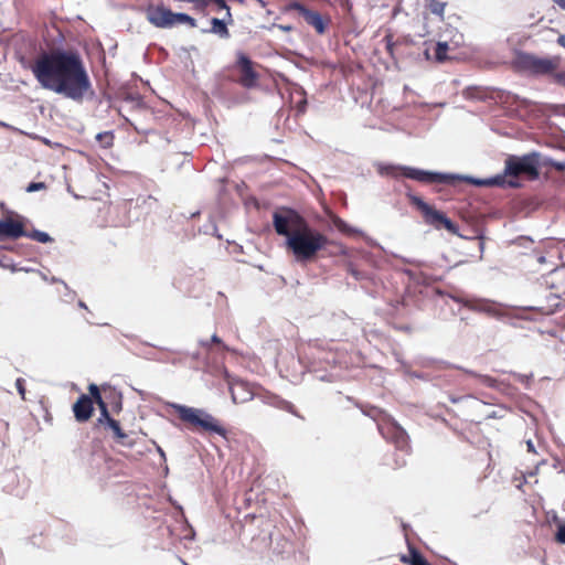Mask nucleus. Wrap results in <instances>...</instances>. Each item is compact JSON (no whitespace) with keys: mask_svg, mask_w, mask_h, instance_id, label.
Returning <instances> with one entry per match:
<instances>
[{"mask_svg":"<svg viewBox=\"0 0 565 565\" xmlns=\"http://www.w3.org/2000/svg\"><path fill=\"white\" fill-rule=\"evenodd\" d=\"M31 71L42 88L74 102H82L92 88L83 60L75 51L44 52L34 61Z\"/></svg>","mask_w":565,"mask_h":565,"instance_id":"obj_1","label":"nucleus"},{"mask_svg":"<svg viewBox=\"0 0 565 565\" xmlns=\"http://www.w3.org/2000/svg\"><path fill=\"white\" fill-rule=\"evenodd\" d=\"M273 225L278 235L286 237V247L297 263L312 262L329 243L327 235L292 209L275 212Z\"/></svg>","mask_w":565,"mask_h":565,"instance_id":"obj_2","label":"nucleus"},{"mask_svg":"<svg viewBox=\"0 0 565 565\" xmlns=\"http://www.w3.org/2000/svg\"><path fill=\"white\" fill-rule=\"evenodd\" d=\"M170 406L177 412L179 418L183 423L189 424L204 433L215 434L224 439H227L226 428H224L220 420L204 408H195L177 403H172Z\"/></svg>","mask_w":565,"mask_h":565,"instance_id":"obj_3","label":"nucleus"},{"mask_svg":"<svg viewBox=\"0 0 565 565\" xmlns=\"http://www.w3.org/2000/svg\"><path fill=\"white\" fill-rule=\"evenodd\" d=\"M362 412L376 422L377 429L383 438L394 444L398 450L406 451L408 449V435L394 418L374 406L362 408Z\"/></svg>","mask_w":565,"mask_h":565,"instance_id":"obj_4","label":"nucleus"},{"mask_svg":"<svg viewBox=\"0 0 565 565\" xmlns=\"http://www.w3.org/2000/svg\"><path fill=\"white\" fill-rule=\"evenodd\" d=\"M404 171L408 179L423 182V183H445L450 184L454 181H463L478 186H488L487 178L479 179L466 174L457 173H444L427 171L418 168H404Z\"/></svg>","mask_w":565,"mask_h":565,"instance_id":"obj_5","label":"nucleus"},{"mask_svg":"<svg viewBox=\"0 0 565 565\" xmlns=\"http://www.w3.org/2000/svg\"><path fill=\"white\" fill-rule=\"evenodd\" d=\"M540 158L541 154L536 151L526 153L521 157L510 156L505 160V174L509 177L526 174L532 179H536L540 173L539 168L542 163Z\"/></svg>","mask_w":565,"mask_h":565,"instance_id":"obj_6","label":"nucleus"},{"mask_svg":"<svg viewBox=\"0 0 565 565\" xmlns=\"http://www.w3.org/2000/svg\"><path fill=\"white\" fill-rule=\"evenodd\" d=\"M409 201L424 214L425 220L428 224L434 225L436 227H445L449 233L457 234L458 227L457 225L448 218L443 212L435 210L428 203H426L422 198L407 194Z\"/></svg>","mask_w":565,"mask_h":565,"instance_id":"obj_7","label":"nucleus"},{"mask_svg":"<svg viewBox=\"0 0 565 565\" xmlns=\"http://www.w3.org/2000/svg\"><path fill=\"white\" fill-rule=\"evenodd\" d=\"M236 66L239 68V84L245 88H254L257 86L258 73L253 68V62L244 52L236 53Z\"/></svg>","mask_w":565,"mask_h":565,"instance_id":"obj_8","label":"nucleus"},{"mask_svg":"<svg viewBox=\"0 0 565 565\" xmlns=\"http://www.w3.org/2000/svg\"><path fill=\"white\" fill-rule=\"evenodd\" d=\"M147 20L160 29H171L175 25V13L163 6H149L146 10Z\"/></svg>","mask_w":565,"mask_h":565,"instance_id":"obj_9","label":"nucleus"},{"mask_svg":"<svg viewBox=\"0 0 565 565\" xmlns=\"http://www.w3.org/2000/svg\"><path fill=\"white\" fill-rule=\"evenodd\" d=\"M456 301L472 311L483 312L492 317H497L501 313L500 305L488 299L456 298Z\"/></svg>","mask_w":565,"mask_h":565,"instance_id":"obj_10","label":"nucleus"},{"mask_svg":"<svg viewBox=\"0 0 565 565\" xmlns=\"http://www.w3.org/2000/svg\"><path fill=\"white\" fill-rule=\"evenodd\" d=\"M523 66L534 75H544L556 68V63L550 58L537 57L532 54H525L522 57Z\"/></svg>","mask_w":565,"mask_h":565,"instance_id":"obj_11","label":"nucleus"},{"mask_svg":"<svg viewBox=\"0 0 565 565\" xmlns=\"http://www.w3.org/2000/svg\"><path fill=\"white\" fill-rule=\"evenodd\" d=\"M230 393L234 404L246 403L254 397L250 385L242 380H232L228 382Z\"/></svg>","mask_w":565,"mask_h":565,"instance_id":"obj_12","label":"nucleus"},{"mask_svg":"<svg viewBox=\"0 0 565 565\" xmlns=\"http://www.w3.org/2000/svg\"><path fill=\"white\" fill-rule=\"evenodd\" d=\"M25 235L23 224L13 218L0 220V241L17 239Z\"/></svg>","mask_w":565,"mask_h":565,"instance_id":"obj_13","label":"nucleus"},{"mask_svg":"<svg viewBox=\"0 0 565 565\" xmlns=\"http://www.w3.org/2000/svg\"><path fill=\"white\" fill-rule=\"evenodd\" d=\"M541 284L550 289H555L559 294H565V267L552 269L546 276L542 277Z\"/></svg>","mask_w":565,"mask_h":565,"instance_id":"obj_14","label":"nucleus"},{"mask_svg":"<svg viewBox=\"0 0 565 565\" xmlns=\"http://www.w3.org/2000/svg\"><path fill=\"white\" fill-rule=\"evenodd\" d=\"M93 401L88 395H81L76 403L73 405V412L76 420L86 422L93 414Z\"/></svg>","mask_w":565,"mask_h":565,"instance_id":"obj_15","label":"nucleus"},{"mask_svg":"<svg viewBox=\"0 0 565 565\" xmlns=\"http://www.w3.org/2000/svg\"><path fill=\"white\" fill-rule=\"evenodd\" d=\"M455 367L458 369V370L463 371L466 374H468L470 376L476 377L481 385H484L487 387L494 388V390H498V391H503L504 390L503 388L504 382H502V381L493 379V377H491L489 375L478 374V373L473 372L472 370L463 369L461 366H455Z\"/></svg>","mask_w":565,"mask_h":565,"instance_id":"obj_16","label":"nucleus"},{"mask_svg":"<svg viewBox=\"0 0 565 565\" xmlns=\"http://www.w3.org/2000/svg\"><path fill=\"white\" fill-rule=\"evenodd\" d=\"M301 14H302L303 19L306 20V22L309 25L313 26L318 33L321 34L324 32V23H323L321 14L319 12L301 8Z\"/></svg>","mask_w":565,"mask_h":565,"instance_id":"obj_17","label":"nucleus"},{"mask_svg":"<svg viewBox=\"0 0 565 565\" xmlns=\"http://www.w3.org/2000/svg\"><path fill=\"white\" fill-rule=\"evenodd\" d=\"M227 22H228V20L226 17H224L223 19L212 18L211 19L212 28H211L210 32L217 34L222 39H227L230 36V32H228V29L226 25Z\"/></svg>","mask_w":565,"mask_h":565,"instance_id":"obj_18","label":"nucleus"},{"mask_svg":"<svg viewBox=\"0 0 565 565\" xmlns=\"http://www.w3.org/2000/svg\"><path fill=\"white\" fill-rule=\"evenodd\" d=\"M375 168L381 175L394 177L396 171H401L403 173V175L408 178L404 171V168H408L407 166H395V164H388V163H383V162H376Z\"/></svg>","mask_w":565,"mask_h":565,"instance_id":"obj_19","label":"nucleus"},{"mask_svg":"<svg viewBox=\"0 0 565 565\" xmlns=\"http://www.w3.org/2000/svg\"><path fill=\"white\" fill-rule=\"evenodd\" d=\"M505 177H509L508 174H505V172L503 174H498L495 177H491V178H487V182H488V186H502L504 184H508L509 186H518L519 183L515 182V181H507Z\"/></svg>","mask_w":565,"mask_h":565,"instance_id":"obj_20","label":"nucleus"},{"mask_svg":"<svg viewBox=\"0 0 565 565\" xmlns=\"http://www.w3.org/2000/svg\"><path fill=\"white\" fill-rule=\"evenodd\" d=\"M333 224L338 228L339 232L344 233V234L352 235V234H361L362 233V231H360L359 228L352 227L345 221H343L342 218H340L338 216L333 218Z\"/></svg>","mask_w":565,"mask_h":565,"instance_id":"obj_21","label":"nucleus"},{"mask_svg":"<svg viewBox=\"0 0 565 565\" xmlns=\"http://www.w3.org/2000/svg\"><path fill=\"white\" fill-rule=\"evenodd\" d=\"M404 563H408L409 565H430L427 559L416 550H411L409 557H402Z\"/></svg>","mask_w":565,"mask_h":565,"instance_id":"obj_22","label":"nucleus"},{"mask_svg":"<svg viewBox=\"0 0 565 565\" xmlns=\"http://www.w3.org/2000/svg\"><path fill=\"white\" fill-rule=\"evenodd\" d=\"M447 3L439 0H427V7L430 12L437 15L440 20H444L445 8Z\"/></svg>","mask_w":565,"mask_h":565,"instance_id":"obj_23","label":"nucleus"},{"mask_svg":"<svg viewBox=\"0 0 565 565\" xmlns=\"http://www.w3.org/2000/svg\"><path fill=\"white\" fill-rule=\"evenodd\" d=\"M24 236L43 244L53 242V238L46 232L40 230H32L31 232L25 231Z\"/></svg>","mask_w":565,"mask_h":565,"instance_id":"obj_24","label":"nucleus"},{"mask_svg":"<svg viewBox=\"0 0 565 565\" xmlns=\"http://www.w3.org/2000/svg\"><path fill=\"white\" fill-rule=\"evenodd\" d=\"M273 405L277 408H280V409H284L297 417H300L299 414L297 413L295 406L288 402V401H285V399H280V398H275V402L273 403Z\"/></svg>","mask_w":565,"mask_h":565,"instance_id":"obj_25","label":"nucleus"},{"mask_svg":"<svg viewBox=\"0 0 565 565\" xmlns=\"http://www.w3.org/2000/svg\"><path fill=\"white\" fill-rule=\"evenodd\" d=\"M183 23L188 24L190 28L196 26V21L191 15L183 13V12L175 13V25L183 24Z\"/></svg>","mask_w":565,"mask_h":565,"instance_id":"obj_26","label":"nucleus"},{"mask_svg":"<svg viewBox=\"0 0 565 565\" xmlns=\"http://www.w3.org/2000/svg\"><path fill=\"white\" fill-rule=\"evenodd\" d=\"M183 23L188 24L190 28L196 26V21L191 15L183 13V12L175 13V25L183 24Z\"/></svg>","mask_w":565,"mask_h":565,"instance_id":"obj_27","label":"nucleus"},{"mask_svg":"<svg viewBox=\"0 0 565 565\" xmlns=\"http://www.w3.org/2000/svg\"><path fill=\"white\" fill-rule=\"evenodd\" d=\"M106 426L113 431L115 438H128V434L124 433L118 420L113 419Z\"/></svg>","mask_w":565,"mask_h":565,"instance_id":"obj_28","label":"nucleus"},{"mask_svg":"<svg viewBox=\"0 0 565 565\" xmlns=\"http://www.w3.org/2000/svg\"><path fill=\"white\" fill-rule=\"evenodd\" d=\"M98 408L100 411V416L98 418V422L100 424L107 425L110 420L114 418L109 415L107 404L104 401H100V403L97 404Z\"/></svg>","mask_w":565,"mask_h":565,"instance_id":"obj_29","label":"nucleus"},{"mask_svg":"<svg viewBox=\"0 0 565 565\" xmlns=\"http://www.w3.org/2000/svg\"><path fill=\"white\" fill-rule=\"evenodd\" d=\"M542 164L552 167V168H554L555 170H557L559 172H565V160L556 161V160H554L552 158L545 157L543 159V161H542Z\"/></svg>","mask_w":565,"mask_h":565,"instance_id":"obj_30","label":"nucleus"},{"mask_svg":"<svg viewBox=\"0 0 565 565\" xmlns=\"http://www.w3.org/2000/svg\"><path fill=\"white\" fill-rule=\"evenodd\" d=\"M448 51L447 42H438L435 50L436 60L441 62L446 58V53Z\"/></svg>","mask_w":565,"mask_h":565,"instance_id":"obj_31","label":"nucleus"},{"mask_svg":"<svg viewBox=\"0 0 565 565\" xmlns=\"http://www.w3.org/2000/svg\"><path fill=\"white\" fill-rule=\"evenodd\" d=\"M141 202L142 205L147 206L149 211H152L157 207L158 201L156 198L148 195L143 198H138L137 203L139 204Z\"/></svg>","mask_w":565,"mask_h":565,"instance_id":"obj_32","label":"nucleus"},{"mask_svg":"<svg viewBox=\"0 0 565 565\" xmlns=\"http://www.w3.org/2000/svg\"><path fill=\"white\" fill-rule=\"evenodd\" d=\"M199 343L201 347H204V348H209L210 343H215V344L221 345L223 350H230V348L226 344H224L223 341L216 334H213L211 337L210 341L200 340Z\"/></svg>","mask_w":565,"mask_h":565,"instance_id":"obj_33","label":"nucleus"},{"mask_svg":"<svg viewBox=\"0 0 565 565\" xmlns=\"http://www.w3.org/2000/svg\"><path fill=\"white\" fill-rule=\"evenodd\" d=\"M88 391L90 394L89 397L92 398L93 403L95 402L96 404H98L100 403V401H104L100 395L99 387L96 384H89Z\"/></svg>","mask_w":565,"mask_h":565,"instance_id":"obj_34","label":"nucleus"},{"mask_svg":"<svg viewBox=\"0 0 565 565\" xmlns=\"http://www.w3.org/2000/svg\"><path fill=\"white\" fill-rule=\"evenodd\" d=\"M555 540L565 545V522L557 525Z\"/></svg>","mask_w":565,"mask_h":565,"instance_id":"obj_35","label":"nucleus"},{"mask_svg":"<svg viewBox=\"0 0 565 565\" xmlns=\"http://www.w3.org/2000/svg\"><path fill=\"white\" fill-rule=\"evenodd\" d=\"M96 139L99 141L105 140L106 146H110L113 142V135L109 131L99 132V134H97Z\"/></svg>","mask_w":565,"mask_h":565,"instance_id":"obj_36","label":"nucleus"},{"mask_svg":"<svg viewBox=\"0 0 565 565\" xmlns=\"http://www.w3.org/2000/svg\"><path fill=\"white\" fill-rule=\"evenodd\" d=\"M46 185L44 182H31L28 186H26V192L31 193V192H35V191H39V190H42V189H45Z\"/></svg>","mask_w":565,"mask_h":565,"instance_id":"obj_37","label":"nucleus"},{"mask_svg":"<svg viewBox=\"0 0 565 565\" xmlns=\"http://www.w3.org/2000/svg\"><path fill=\"white\" fill-rule=\"evenodd\" d=\"M15 387L18 393L21 395L22 399L25 398V386H24V380L19 377L15 381Z\"/></svg>","mask_w":565,"mask_h":565,"instance_id":"obj_38","label":"nucleus"},{"mask_svg":"<svg viewBox=\"0 0 565 565\" xmlns=\"http://www.w3.org/2000/svg\"><path fill=\"white\" fill-rule=\"evenodd\" d=\"M116 439V443L121 445V446H125V447H132L134 446V440L130 438V436L128 435V438H115Z\"/></svg>","mask_w":565,"mask_h":565,"instance_id":"obj_39","label":"nucleus"},{"mask_svg":"<svg viewBox=\"0 0 565 565\" xmlns=\"http://www.w3.org/2000/svg\"><path fill=\"white\" fill-rule=\"evenodd\" d=\"M554 81L565 87V72H558L554 74Z\"/></svg>","mask_w":565,"mask_h":565,"instance_id":"obj_40","label":"nucleus"},{"mask_svg":"<svg viewBox=\"0 0 565 565\" xmlns=\"http://www.w3.org/2000/svg\"><path fill=\"white\" fill-rule=\"evenodd\" d=\"M384 40L386 42L387 51L390 52V54H392L393 53V46H394V42H393L392 35H386L384 38Z\"/></svg>","mask_w":565,"mask_h":565,"instance_id":"obj_41","label":"nucleus"},{"mask_svg":"<svg viewBox=\"0 0 565 565\" xmlns=\"http://www.w3.org/2000/svg\"><path fill=\"white\" fill-rule=\"evenodd\" d=\"M513 375L518 381H520L522 383H526V384L530 382V380L532 377V375H523V374H518V373H514Z\"/></svg>","mask_w":565,"mask_h":565,"instance_id":"obj_42","label":"nucleus"},{"mask_svg":"<svg viewBox=\"0 0 565 565\" xmlns=\"http://www.w3.org/2000/svg\"><path fill=\"white\" fill-rule=\"evenodd\" d=\"M526 447H527V451L534 452V454L536 452L535 446L531 439H529L526 441Z\"/></svg>","mask_w":565,"mask_h":565,"instance_id":"obj_43","label":"nucleus"},{"mask_svg":"<svg viewBox=\"0 0 565 565\" xmlns=\"http://www.w3.org/2000/svg\"><path fill=\"white\" fill-rule=\"evenodd\" d=\"M557 43L565 49V34H561L557 38Z\"/></svg>","mask_w":565,"mask_h":565,"instance_id":"obj_44","label":"nucleus"},{"mask_svg":"<svg viewBox=\"0 0 565 565\" xmlns=\"http://www.w3.org/2000/svg\"><path fill=\"white\" fill-rule=\"evenodd\" d=\"M473 396L472 395H467V396H463V397H450V401L452 403H458L459 401L463 399V398H472Z\"/></svg>","mask_w":565,"mask_h":565,"instance_id":"obj_45","label":"nucleus"},{"mask_svg":"<svg viewBox=\"0 0 565 565\" xmlns=\"http://www.w3.org/2000/svg\"><path fill=\"white\" fill-rule=\"evenodd\" d=\"M350 273H351V274H352V276H354L356 279H360V278H361V274H360L356 269L351 268V269H350Z\"/></svg>","mask_w":565,"mask_h":565,"instance_id":"obj_46","label":"nucleus"},{"mask_svg":"<svg viewBox=\"0 0 565 565\" xmlns=\"http://www.w3.org/2000/svg\"><path fill=\"white\" fill-rule=\"evenodd\" d=\"M556 4H558L562 9L565 10V0H553Z\"/></svg>","mask_w":565,"mask_h":565,"instance_id":"obj_47","label":"nucleus"},{"mask_svg":"<svg viewBox=\"0 0 565 565\" xmlns=\"http://www.w3.org/2000/svg\"><path fill=\"white\" fill-rule=\"evenodd\" d=\"M412 376H413V377H416V379H422V380L426 379V377L424 376V374H420V373H417V372H413V373H412Z\"/></svg>","mask_w":565,"mask_h":565,"instance_id":"obj_48","label":"nucleus"},{"mask_svg":"<svg viewBox=\"0 0 565 565\" xmlns=\"http://www.w3.org/2000/svg\"><path fill=\"white\" fill-rule=\"evenodd\" d=\"M0 127L8 128V129L12 128V126H10L9 124H7V122H4L2 120H0Z\"/></svg>","mask_w":565,"mask_h":565,"instance_id":"obj_49","label":"nucleus"},{"mask_svg":"<svg viewBox=\"0 0 565 565\" xmlns=\"http://www.w3.org/2000/svg\"><path fill=\"white\" fill-rule=\"evenodd\" d=\"M0 565H6V559H4V556H3V553L1 550H0Z\"/></svg>","mask_w":565,"mask_h":565,"instance_id":"obj_50","label":"nucleus"},{"mask_svg":"<svg viewBox=\"0 0 565 565\" xmlns=\"http://www.w3.org/2000/svg\"><path fill=\"white\" fill-rule=\"evenodd\" d=\"M317 377L321 381H330L329 376L327 375H317Z\"/></svg>","mask_w":565,"mask_h":565,"instance_id":"obj_51","label":"nucleus"},{"mask_svg":"<svg viewBox=\"0 0 565 565\" xmlns=\"http://www.w3.org/2000/svg\"><path fill=\"white\" fill-rule=\"evenodd\" d=\"M78 307L83 309H87L86 303L82 300L78 301Z\"/></svg>","mask_w":565,"mask_h":565,"instance_id":"obj_52","label":"nucleus"},{"mask_svg":"<svg viewBox=\"0 0 565 565\" xmlns=\"http://www.w3.org/2000/svg\"><path fill=\"white\" fill-rule=\"evenodd\" d=\"M166 530L168 531L169 535L170 536H173V531L171 530L170 526H167Z\"/></svg>","mask_w":565,"mask_h":565,"instance_id":"obj_53","label":"nucleus"},{"mask_svg":"<svg viewBox=\"0 0 565 565\" xmlns=\"http://www.w3.org/2000/svg\"><path fill=\"white\" fill-rule=\"evenodd\" d=\"M488 417L489 418H494V417H497V414L493 412V413L489 414Z\"/></svg>","mask_w":565,"mask_h":565,"instance_id":"obj_54","label":"nucleus"},{"mask_svg":"<svg viewBox=\"0 0 565 565\" xmlns=\"http://www.w3.org/2000/svg\"><path fill=\"white\" fill-rule=\"evenodd\" d=\"M20 270H24V271H26V273L32 271V269H30L29 267L20 268Z\"/></svg>","mask_w":565,"mask_h":565,"instance_id":"obj_55","label":"nucleus"},{"mask_svg":"<svg viewBox=\"0 0 565 565\" xmlns=\"http://www.w3.org/2000/svg\"><path fill=\"white\" fill-rule=\"evenodd\" d=\"M539 262L540 263H544L545 262V257L544 256L539 257Z\"/></svg>","mask_w":565,"mask_h":565,"instance_id":"obj_56","label":"nucleus"},{"mask_svg":"<svg viewBox=\"0 0 565 565\" xmlns=\"http://www.w3.org/2000/svg\"><path fill=\"white\" fill-rule=\"evenodd\" d=\"M158 450H159V454L161 455V457H164L163 450L161 448H158Z\"/></svg>","mask_w":565,"mask_h":565,"instance_id":"obj_57","label":"nucleus"},{"mask_svg":"<svg viewBox=\"0 0 565 565\" xmlns=\"http://www.w3.org/2000/svg\"><path fill=\"white\" fill-rule=\"evenodd\" d=\"M11 270L12 271H17V270H20L19 268H17L14 265L11 267Z\"/></svg>","mask_w":565,"mask_h":565,"instance_id":"obj_58","label":"nucleus"},{"mask_svg":"<svg viewBox=\"0 0 565 565\" xmlns=\"http://www.w3.org/2000/svg\"><path fill=\"white\" fill-rule=\"evenodd\" d=\"M184 539H193V533L191 535H184Z\"/></svg>","mask_w":565,"mask_h":565,"instance_id":"obj_59","label":"nucleus"},{"mask_svg":"<svg viewBox=\"0 0 565 565\" xmlns=\"http://www.w3.org/2000/svg\"><path fill=\"white\" fill-rule=\"evenodd\" d=\"M554 298H555L556 300H557V299H559V294H555V295H554Z\"/></svg>","mask_w":565,"mask_h":565,"instance_id":"obj_60","label":"nucleus"},{"mask_svg":"<svg viewBox=\"0 0 565 565\" xmlns=\"http://www.w3.org/2000/svg\"><path fill=\"white\" fill-rule=\"evenodd\" d=\"M56 281H58V279L52 278V282H56Z\"/></svg>","mask_w":565,"mask_h":565,"instance_id":"obj_61","label":"nucleus"}]
</instances>
